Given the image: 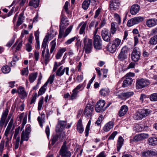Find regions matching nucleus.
Instances as JSON below:
<instances>
[{"label": "nucleus", "instance_id": "f257e3e1", "mask_svg": "<svg viewBox=\"0 0 157 157\" xmlns=\"http://www.w3.org/2000/svg\"><path fill=\"white\" fill-rule=\"evenodd\" d=\"M150 113L149 109H142L137 110L133 114V117L135 120H140L146 117Z\"/></svg>", "mask_w": 157, "mask_h": 157}, {"label": "nucleus", "instance_id": "f03ea898", "mask_svg": "<svg viewBox=\"0 0 157 157\" xmlns=\"http://www.w3.org/2000/svg\"><path fill=\"white\" fill-rule=\"evenodd\" d=\"M84 43L83 50L86 54L90 53L93 48V41L92 40L88 39L86 36L83 39Z\"/></svg>", "mask_w": 157, "mask_h": 157}, {"label": "nucleus", "instance_id": "7ed1b4c3", "mask_svg": "<svg viewBox=\"0 0 157 157\" xmlns=\"http://www.w3.org/2000/svg\"><path fill=\"white\" fill-rule=\"evenodd\" d=\"M66 144V142H64L59 151V154L61 157H71V153L68 150Z\"/></svg>", "mask_w": 157, "mask_h": 157}, {"label": "nucleus", "instance_id": "20e7f679", "mask_svg": "<svg viewBox=\"0 0 157 157\" xmlns=\"http://www.w3.org/2000/svg\"><path fill=\"white\" fill-rule=\"evenodd\" d=\"M140 52L139 48H135L133 49L131 54V59L134 62H137L140 59Z\"/></svg>", "mask_w": 157, "mask_h": 157}, {"label": "nucleus", "instance_id": "39448f33", "mask_svg": "<svg viewBox=\"0 0 157 157\" xmlns=\"http://www.w3.org/2000/svg\"><path fill=\"white\" fill-rule=\"evenodd\" d=\"M105 101L104 100H101L98 101L95 107V111L97 112H102L105 110Z\"/></svg>", "mask_w": 157, "mask_h": 157}, {"label": "nucleus", "instance_id": "423d86ee", "mask_svg": "<svg viewBox=\"0 0 157 157\" xmlns=\"http://www.w3.org/2000/svg\"><path fill=\"white\" fill-rule=\"evenodd\" d=\"M150 84V82L148 80L142 78L137 80L136 87L138 89H141L149 85Z\"/></svg>", "mask_w": 157, "mask_h": 157}, {"label": "nucleus", "instance_id": "0eeeda50", "mask_svg": "<svg viewBox=\"0 0 157 157\" xmlns=\"http://www.w3.org/2000/svg\"><path fill=\"white\" fill-rule=\"evenodd\" d=\"M101 35L103 40L106 42H110V41L111 34L108 30L104 29L101 31Z\"/></svg>", "mask_w": 157, "mask_h": 157}, {"label": "nucleus", "instance_id": "6e6552de", "mask_svg": "<svg viewBox=\"0 0 157 157\" xmlns=\"http://www.w3.org/2000/svg\"><path fill=\"white\" fill-rule=\"evenodd\" d=\"M69 68L68 67H65L63 68V66H61L57 70L56 73V76H62L64 73L65 71L66 74L69 75Z\"/></svg>", "mask_w": 157, "mask_h": 157}, {"label": "nucleus", "instance_id": "1a4fd4ad", "mask_svg": "<svg viewBox=\"0 0 157 157\" xmlns=\"http://www.w3.org/2000/svg\"><path fill=\"white\" fill-rule=\"evenodd\" d=\"M128 49L126 47H123L118 56V59L121 61H123L127 58V54Z\"/></svg>", "mask_w": 157, "mask_h": 157}, {"label": "nucleus", "instance_id": "9d476101", "mask_svg": "<svg viewBox=\"0 0 157 157\" xmlns=\"http://www.w3.org/2000/svg\"><path fill=\"white\" fill-rule=\"evenodd\" d=\"M149 135L148 134L142 133L136 135L133 139L134 141H142L148 137Z\"/></svg>", "mask_w": 157, "mask_h": 157}, {"label": "nucleus", "instance_id": "9b49d317", "mask_svg": "<svg viewBox=\"0 0 157 157\" xmlns=\"http://www.w3.org/2000/svg\"><path fill=\"white\" fill-rule=\"evenodd\" d=\"M120 3L118 0H111L110 1L109 7L111 10H116L119 7Z\"/></svg>", "mask_w": 157, "mask_h": 157}, {"label": "nucleus", "instance_id": "f8f14e48", "mask_svg": "<svg viewBox=\"0 0 157 157\" xmlns=\"http://www.w3.org/2000/svg\"><path fill=\"white\" fill-rule=\"evenodd\" d=\"M9 112V110L6 109L3 113L2 115L1 118L0 120V128L2 129L4 125L6 118L7 117Z\"/></svg>", "mask_w": 157, "mask_h": 157}, {"label": "nucleus", "instance_id": "ddd939ff", "mask_svg": "<svg viewBox=\"0 0 157 157\" xmlns=\"http://www.w3.org/2000/svg\"><path fill=\"white\" fill-rule=\"evenodd\" d=\"M146 24L149 28H152L157 25V19L155 18H151L147 20Z\"/></svg>", "mask_w": 157, "mask_h": 157}, {"label": "nucleus", "instance_id": "4468645a", "mask_svg": "<svg viewBox=\"0 0 157 157\" xmlns=\"http://www.w3.org/2000/svg\"><path fill=\"white\" fill-rule=\"evenodd\" d=\"M93 106L90 104H87L84 110V114L87 116H91L93 110Z\"/></svg>", "mask_w": 157, "mask_h": 157}, {"label": "nucleus", "instance_id": "2eb2a0df", "mask_svg": "<svg viewBox=\"0 0 157 157\" xmlns=\"http://www.w3.org/2000/svg\"><path fill=\"white\" fill-rule=\"evenodd\" d=\"M133 94V92L131 91L121 93L120 94L118 95L117 96L119 98H121L122 99H126L132 96Z\"/></svg>", "mask_w": 157, "mask_h": 157}, {"label": "nucleus", "instance_id": "dca6fc26", "mask_svg": "<svg viewBox=\"0 0 157 157\" xmlns=\"http://www.w3.org/2000/svg\"><path fill=\"white\" fill-rule=\"evenodd\" d=\"M45 52L44 50H43L41 53V58L44 60V63L47 65L50 59V55L48 52L45 53Z\"/></svg>", "mask_w": 157, "mask_h": 157}, {"label": "nucleus", "instance_id": "f3484780", "mask_svg": "<svg viewBox=\"0 0 157 157\" xmlns=\"http://www.w3.org/2000/svg\"><path fill=\"white\" fill-rule=\"evenodd\" d=\"M140 10V6L137 4H134L131 7L130 13L132 15H136L139 12Z\"/></svg>", "mask_w": 157, "mask_h": 157}, {"label": "nucleus", "instance_id": "a211bd4d", "mask_svg": "<svg viewBox=\"0 0 157 157\" xmlns=\"http://www.w3.org/2000/svg\"><path fill=\"white\" fill-rule=\"evenodd\" d=\"M128 107L126 105H123L121 108L118 112V115L121 117L124 116L128 111Z\"/></svg>", "mask_w": 157, "mask_h": 157}, {"label": "nucleus", "instance_id": "6ab92c4d", "mask_svg": "<svg viewBox=\"0 0 157 157\" xmlns=\"http://www.w3.org/2000/svg\"><path fill=\"white\" fill-rule=\"evenodd\" d=\"M87 23V21H86L85 22L82 21L78 25L77 29H78L81 26V28L79 30V34H82L83 33L85 28H86V25Z\"/></svg>", "mask_w": 157, "mask_h": 157}, {"label": "nucleus", "instance_id": "aec40b11", "mask_svg": "<svg viewBox=\"0 0 157 157\" xmlns=\"http://www.w3.org/2000/svg\"><path fill=\"white\" fill-rule=\"evenodd\" d=\"M77 129L78 131L80 133H82L84 131V128L82 124V120L80 119L77 124Z\"/></svg>", "mask_w": 157, "mask_h": 157}, {"label": "nucleus", "instance_id": "412c9836", "mask_svg": "<svg viewBox=\"0 0 157 157\" xmlns=\"http://www.w3.org/2000/svg\"><path fill=\"white\" fill-rule=\"evenodd\" d=\"M17 92L22 96L23 98L26 97L27 95V94L25 91L24 88L21 86L18 87L17 90Z\"/></svg>", "mask_w": 157, "mask_h": 157}, {"label": "nucleus", "instance_id": "4be33fe9", "mask_svg": "<svg viewBox=\"0 0 157 157\" xmlns=\"http://www.w3.org/2000/svg\"><path fill=\"white\" fill-rule=\"evenodd\" d=\"M114 126L113 122L112 121H109L106 124L104 127V130L105 132L109 131Z\"/></svg>", "mask_w": 157, "mask_h": 157}, {"label": "nucleus", "instance_id": "5701e85b", "mask_svg": "<svg viewBox=\"0 0 157 157\" xmlns=\"http://www.w3.org/2000/svg\"><path fill=\"white\" fill-rule=\"evenodd\" d=\"M123 142L124 139L121 136H120L118 138L117 144V150L118 151H120L123 144Z\"/></svg>", "mask_w": 157, "mask_h": 157}, {"label": "nucleus", "instance_id": "b1692460", "mask_svg": "<svg viewBox=\"0 0 157 157\" xmlns=\"http://www.w3.org/2000/svg\"><path fill=\"white\" fill-rule=\"evenodd\" d=\"M29 134L24 132L23 131L21 134L20 144H22L24 141H27L29 139Z\"/></svg>", "mask_w": 157, "mask_h": 157}, {"label": "nucleus", "instance_id": "393cba45", "mask_svg": "<svg viewBox=\"0 0 157 157\" xmlns=\"http://www.w3.org/2000/svg\"><path fill=\"white\" fill-rule=\"evenodd\" d=\"M45 116L44 113L41 114L40 116L37 118V120L41 127L42 128L43 124L45 122Z\"/></svg>", "mask_w": 157, "mask_h": 157}, {"label": "nucleus", "instance_id": "a878e982", "mask_svg": "<svg viewBox=\"0 0 157 157\" xmlns=\"http://www.w3.org/2000/svg\"><path fill=\"white\" fill-rule=\"evenodd\" d=\"M132 82V78L130 77L127 78L124 81L122 86L123 87H127L131 85Z\"/></svg>", "mask_w": 157, "mask_h": 157}, {"label": "nucleus", "instance_id": "bb28decb", "mask_svg": "<svg viewBox=\"0 0 157 157\" xmlns=\"http://www.w3.org/2000/svg\"><path fill=\"white\" fill-rule=\"evenodd\" d=\"M148 141L150 145L155 146L157 145V137H153L149 138Z\"/></svg>", "mask_w": 157, "mask_h": 157}, {"label": "nucleus", "instance_id": "cd10ccee", "mask_svg": "<svg viewBox=\"0 0 157 157\" xmlns=\"http://www.w3.org/2000/svg\"><path fill=\"white\" fill-rule=\"evenodd\" d=\"M66 48H63L60 49L58 51L56 56V59H59L62 56L63 53L66 51Z\"/></svg>", "mask_w": 157, "mask_h": 157}, {"label": "nucleus", "instance_id": "c85d7f7f", "mask_svg": "<svg viewBox=\"0 0 157 157\" xmlns=\"http://www.w3.org/2000/svg\"><path fill=\"white\" fill-rule=\"evenodd\" d=\"M109 89L106 88L101 89L99 92L101 96L103 97L107 96L109 95Z\"/></svg>", "mask_w": 157, "mask_h": 157}, {"label": "nucleus", "instance_id": "c756f323", "mask_svg": "<svg viewBox=\"0 0 157 157\" xmlns=\"http://www.w3.org/2000/svg\"><path fill=\"white\" fill-rule=\"evenodd\" d=\"M117 48L112 43L109 44L107 47V50L111 53H113L116 52Z\"/></svg>", "mask_w": 157, "mask_h": 157}, {"label": "nucleus", "instance_id": "7c9ffc66", "mask_svg": "<svg viewBox=\"0 0 157 157\" xmlns=\"http://www.w3.org/2000/svg\"><path fill=\"white\" fill-rule=\"evenodd\" d=\"M24 11H23L20 14L16 26H19L23 22V20L24 19Z\"/></svg>", "mask_w": 157, "mask_h": 157}, {"label": "nucleus", "instance_id": "2f4dec72", "mask_svg": "<svg viewBox=\"0 0 157 157\" xmlns=\"http://www.w3.org/2000/svg\"><path fill=\"white\" fill-rule=\"evenodd\" d=\"M39 2L40 0H31L29 1V5L30 6L36 8L39 5Z\"/></svg>", "mask_w": 157, "mask_h": 157}, {"label": "nucleus", "instance_id": "473e14b6", "mask_svg": "<svg viewBox=\"0 0 157 157\" xmlns=\"http://www.w3.org/2000/svg\"><path fill=\"white\" fill-rule=\"evenodd\" d=\"M37 76L36 72L30 73L29 76V80L30 82L32 83L36 80Z\"/></svg>", "mask_w": 157, "mask_h": 157}, {"label": "nucleus", "instance_id": "72a5a7b5", "mask_svg": "<svg viewBox=\"0 0 157 157\" xmlns=\"http://www.w3.org/2000/svg\"><path fill=\"white\" fill-rule=\"evenodd\" d=\"M91 0H84L82 4V8L84 10H86L89 7Z\"/></svg>", "mask_w": 157, "mask_h": 157}, {"label": "nucleus", "instance_id": "f704fd0d", "mask_svg": "<svg viewBox=\"0 0 157 157\" xmlns=\"http://www.w3.org/2000/svg\"><path fill=\"white\" fill-rule=\"evenodd\" d=\"M134 25L138 24L139 22L142 21L144 20L143 17H136L131 19Z\"/></svg>", "mask_w": 157, "mask_h": 157}, {"label": "nucleus", "instance_id": "c9c22d12", "mask_svg": "<svg viewBox=\"0 0 157 157\" xmlns=\"http://www.w3.org/2000/svg\"><path fill=\"white\" fill-rule=\"evenodd\" d=\"M49 36H46L44 39L42 46L41 48L43 49V50L45 51V49L47 46V43L48 40Z\"/></svg>", "mask_w": 157, "mask_h": 157}, {"label": "nucleus", "instance_id": "e433bc0d", "mask_svg": "<svg viewBox=\"0 0 157 157\" xmlns=\"http://www.w3.org/2000/svg\"><path fill=\"white\" fill-rule=\"evenodd\" d=\"M84 87L85 86L83 84H79L73 90L78 93L80 91H81L83 90Z\"/></svg>", "mask_w": 157, "mask_h": 157}, {"label": "nucleus", "instance_id": "4c0bfd02", "mask_svg": "<svg viewBox=\"0 0 157 157\" xmlns=\"http://www.w3.org/2000/svg\"><path fill=\"white\" fill-rule=\"evenodd\" d=\"M71 95L69 98V100L73 101L77 99L78 97V93L73 90L72 93H71Z\"/></svg>", "mask_w": 157, "mask_h": 157}, {"label": "nucleus", "instance_id": "58836bf2", "mask_svg": "<svg viewBox=\"0 0 157 157\" xmlns=\"http://www.w3.org/2000/svg\"><path fill=\"white\" fill-rule=\"evenodd\" d=\"M149 42L151 44L155 45L157 44V35L154 36L151 38Z\"/></svg>", "mask_w": 157, "mask_h": 157}, {"label": "nucleus", "instance_id": "ea45409f", "mask_svg": "<svg viewBox=\"0 0 157 157\" xmlns=\"http://www.w3.org/2000/svg\"><path fill=\"white\" fill-rule=\"evenodd\" d=\"M121 42V40L118 38H116L112 41V43L118 48L120 45Z\"/></svg>", "mask_w": 157, "mask_h": 157}, {"label": "nucleus", "instance_id": "a19ab883", "mask_svg": "<svg viewBox=\"0 0 157 157\" xmlns=\"http://www.w3.org/2000/svg\"><path fill=\"white\" fill-rule=\"evenodd\" d=\"M116 24L115 22H112L111 25L110 32L113 35L117 31V29L115 27Z\"/></svg>", "mask_w": 157, "mask_h": 157}, {"label": "nucleus", "instance_id": "79ce46f5", "mask_svg": "<svg viewBox=\"0 0 157 157\" xmlns=\"http://www.w3.org/2000/svg\"><path fill=\"white\" fill-rule=\"evenodd\" d=\"M16 140L13 144L14 149L16 150L18 148L20 142V137L18 136L16 138Z\"/></svg>", "mask_w": 157, "mask_h": 157}, {"label": "nucleus", "instance_id": "37998d69", "mask_svg": "<svg viewBox=\"0 0 157 157\" xmlns=\"http://www.w3.org/2000/svg\"><path fill=\"white\" fill-rule=\"evenodd\" d=\"M10 139H6V141L5 143L6 147H7V149H9L12 146V144H11V140L12 138V135H10Z\"/></svg>", "mask_w": 157, "mask_h": 157}, {"label": "nucleus", "instance_id": "c03bdc74", "mask_svg": "<svg viewBox=\"0 0 157 157\" xmlns=\"http://www.w3.org/2000/svg\"><path fill=\"white\" fill-rule=\"evenodd\" d=\"M55 39L52 41L50 43V45L51 47V48L50 49V53H52L54 50L56 45V43L55 41Z\"/></svg>", "mask_w": 157, "mask_h": 157}, {"label": "nucleus", "instance_id": "a18cd8bd", "mask_svg": "<svg viewBox=\"0 0 157 157\" xmlns=\"http://www.w3.org/2000/svg\"><path fill=\"white\" fill-rule=\"evenodd\" d=\"M73 27V25H71L69 26L67 29L66 30L64 34L63 35V38H65L67 36L68 34L70 33L72 30V28Z\"/></svg>", "mask_w": 157, "mask_h": 157}, {"label": "nucleus", "instance_id": "49530a36", "mask_svg": "<svg viewBox=\"0 0 157 157\" xmlns=\"http://www.w3.org/2000/svg\"><path fill=\"white\" fill-rule=\"evenodd\" d=\"M94 47L97 49H100L102 48V41L94 43Z\"/></svg>", "mask_w": 157, "mask_h": 157}, {"label": "nucleus", "instance_id": "de8ad7c7", "mask_svg": "<svg viewBox=\"0 0 157 157\" xmlns=\"http://www.w3.org/2000/svg\"><path fill=\"white\" fill-rule=\"evenodd\" d=\"M13 119H11L8 124L7 127L5 130L6 131L11 132V129L13 126Z\"/></svg>", "mask_w": 157, "mask_h": 157}, {"label": "nucleus", "instance_id": "09e8293b", "mask_svg": "<svg viewBox=\"0 0 157 157\" xmlns=\"http://www.w3.org/2000/svg\"><path fill=\"white\" fill-rule=\"evenodd\" d=\"M29 71L28 67L24 68L21 70V74L22 75L27 76L29 74Z\"/></svg>", "mask_w": 157, "mask_h": 157}, {"label": "nucleus", "instance_id": "8fccbe9b", "mask_svg": "<svg viewBox=\"0 0 157 157\" xmlns=\"http://www.w3.org/2000/svg\"><path fill=\"white\" fill-rule=\"evenodd\" d=\"M10 68L8 66H5L2 68V72L5 74L8 73L10 71Z\"/></svg>", "mask_w": 157, "mask_h": 157}, {"label": "nucleus", "instance_id": "3c124183", "mask_svg": "<svg viewBox=\"0 0 157 157\" xmlns=\"http://www.w3.org/2000/svg\"><path fill=\"white\" fill-rule=\"evenodd\" d=\"M150 99L151 101H157V93L151 94L150 96Z\"/></svg>", "mask_w": 157, "mask_h": 157}, {"label": "nucleus", "instance_id": "603ef678", "mask_svg": "<svg viewBox=\"0 0 157 157\" xmlns=\"http://www.w3.org/2000/svg\"><path fill=\"white\" fill-rule=\"evenodd\" d=\"M91 120H90L89 121H88L87 124L86 126L85 130V136H88L89 134V132L90 130V126L91 124Z\"/></svg>", "mask_w": 157, "mask_h": 157}, {"label": "nucleus", "instance_id": "864d4df0", "mask_svg": "<svg viewBox=\"0 0 157 157\" xmlns=\"http://www.w3.org/2000/svg\"><path fill=\"white\" fill-rule=\"evenodd\" d=\"M34 59L35 60L37 61L38 60L40 56V52L38 51L35 50L34 51Z\"/></svg>", "mask_w": 157, "mask_h": 157}, {"label": "nucleus", "instance_id": "5fc2aeb1", "mask_svg": "<svg viewBox=\"0 0 157 157\" xmlns=\"http://www.w3.org/2000/svg\"><path fill=\"white\" fill-rule=\"evenodd\" d=\"M103 116L102 115H101L98 117V119L96 122V124L98 126H99L102 123L103 119Z\"/></svg>", "mask_w": 157, "mask_h": 157}, {"label": "nucleus", "instance_id": "6e6d98bb", "mask_svg": "<svg viewBox=\"0 0 157 157\" xmlns=\"http://www.w3.org/2000/svg\"><path fill=\"white\" fill-rule=\"evenodd\" d=\"M43 98L41 97L40 100L38 104V109L39 110H41L43 103Z\"/></svg>", "mask_w": 157, "mask_h": 157}, {"label": "nucleus", "instance_id": "4d7b16f0", "mask_svg": "<svg viewBox=\"0 0 157 157\" xmlns=\"http://www.w3.org/2000/svg\"><path fill=\"white\" fill-rule=\"evenodd\" d=\"M63 63L62 62H59V63H57L56 62H55L54 65V67L53 68V71L54 72H55L57 69V67L62 64Z\"/></svg>", "mask_w": 157, "mask_h": 157}, {"label": "nucleus", "instance_id": "13d9d810", "mask_svg": "<svg viewBox=\"0 0 157 157\" xmlns=\"http://www.w3.org/2000/svg\"><path fill=\"white\" fill-rule=\"evenodd\" d=\"M25 49L28 52H30L32 49V46L29 43H27L25 45Z\"/></svg>", "mask_w": 157, "mask_h": 157}, {"label": "nucleus", "instance_id": "bf43d9fd", "mask_svg": "<svg viewBox=\"0 0 157 157\" xmlns=\"http://www.w3.org/2000/svg\"><path fill=\"white\" fill-rule=\"evenodd\" d=\"M4 142L3 141H2L0 144V156H1L2 154V152L4 149Z\"/></svg>", "mask_w": 157, "mask_h": 157}, {"label": "nucleus", "instance_id": "052dcab7", "mask_svg": "<svg viewBox=\"0 0 157 157\" xmlns=\"http://www.w3.org/2000/svg\"><path fill=\"white\" fill-rule=\"evenodd\" d=\"M147 99V98L145 95L141 94L140 98V100L142 103L145 102Z\"/></svg>", "mask_w": 157, "mask_h": 157}, {"label": "nucleus", "instance_id": "680f3d73", "mask_svg": "<svg viewBox=\"0 0 157 157\" xmlns=\"http://www.w3.org/2000/svg\"><path fill=\"white\" fill-rule=\"evenodd\" d=\"M100 41H102L101 38L100 36L98 35L94 36V43Z\"/></svg>", "mask_w": 157, "mask_h": 157}, {"label": "nucleus", "instance_id": "e2e57ef3", "mask_svg": "<svg viewBox=\"0 0 157 157\" xmlns=\"http://www.w3.org/2000/svg\"><path fill=\"white\" fill-rule=\"evenodd\" d=\"M114 17L115 20L117 22L118 24H120L121 22V20L119 15L117 13H115Z\"/></svg>", "mask_w": 157, "mask_h": 157}, {"label": "nucleus", "instance_id": "0e129e2a", "mask_svg": "<svg viewBox=\"0 0 157 157\" xmlns=\"http://www.w3.org/2000/svg\"><path fill=\"white\" fill-rule=\"evenodd\" d=\"M20 127H18L17 128H16L15 131V133L13 136V138L16 140L17 138V136L19 133V131L20 130Z\"/></svg>", "mask_w": 157, "mask_h": 157}, {"label": "nucleus", "instance_id": "69168bd1", "mask_svg": "<svg viewBox=\"0 0 157 157\" xmlns=\"http://www.w3.org/2000/svg\"><path fill=\"white\" fill-rule=\"evenodd\" d=\"M76 37H72L68 40H67L65 43V44L67 45H68L71 44L76 39Z\"/></svg>", "mask_w": 157, "mask_h": 157}, {"label": "nucleus", "instance_id": "338daca9", "mask_svg": "<svg viewBox=\"0 0 157 157\" xmlns=\"http://www.w3.org/2000/svg\"><path fill=\"white\" fill-rule=\"evenodd\" d=\"M118 132L117 131L113 132L111 135L109 137L108 140H113L115 136L117 135Z\"/></svg>", "mask_w": 157, "mask_h": 157}, {"label": "nucleus", "instance_id": "774afa93", "mask_svg": "<svg viewBox=\"0 0 157 157\" xmlns=\"http://www.w3.org/2000/svg\"><path fill=\"white\" fill-rule=\"evenodd\" d=\"M59 125L62 128H64L66 127L67 122L66 121H60L59 122Z\"/></svg>", "mask_w": 157, "mask_h": 157}]
</instances>
